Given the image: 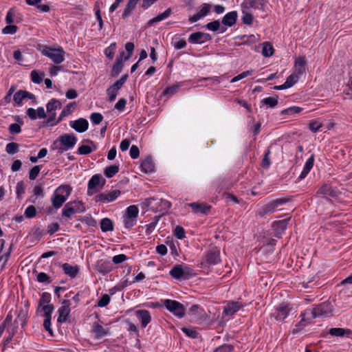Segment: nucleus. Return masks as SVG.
<instances>
[{
    "instance_id": "28",
    "label": "nucleus",
    "mask_w": 352,
    "mask_h": 352,
    "mask_svg": "<svg viewBox=\"0 0 352 352\" xmlns=\"http://www.w3.org/2000/svg\"><path fill=\"white\" fill-rule=\"evenodd\" d=\"M329 333L333 336L343 337L346 336H349L351 333L350 329L343 328H331L329 331Z\"/></svg>"
},
{
    "instance_id": "56",
    "label": "nucleus",
    "mask_w": 352,
    "mask_h": 352,
    "mask_svg": "<svg viewBox=\"0 0 352 352\" xmlns=\"http://www.w3.org/2000/svg\"><path fill=\"white\" fill-rule=\"evenodd\" d=\"M174 234L177 239H184L185 237L184 229L180 226H177L174 230Z\"/></svg>"
},
{
    "instance_id": "37",
    "label": "nucleus",
    "mask_w": 352,
    "mask_h": 352,
    "mask_svg": "<svg viewBox=\"0 0 352 352\" xmlns=\"http://www.w3.org/2000/svg\"><path fill=\"white\" fill-rule=\"evenodd\" d=\"M119 171V166L113 164L106 167L104 173V175L108 178L113 177Z\"/></svg>"
},
{
    "instance_id": "29",
    "label": "nucleus",
    "mask_w": 352,
    "mask_h": 352,
    "mask_svg": "<svg viewBox=\"0 0 352 352\" xmlns=\"http://www.w3.org/2000/svg\"><path fill=\"white\" fill-rule=\"evenodd\" d=\"M66 200V197H63L62 195L54 192L52 197V204L54 208L58 209L63 206Z\"/></svg>"
},
{
    "instance_id": "31",
    "label": "nucleus",
    "mask_w": 352,
    "mask_h": 352,
    "mask_svg": "<svg viewBox=\"0 0 352 352\" xmlns=\"http://www.w3.org/2000/svg\"><path fill=\"white\" fill-rule=\"evenodd\" d=\"M171 13H172V10H171V8H169L166 9L164 12L158 14L157 16L151 19L148 23L149 25H153V23H155L160 22L162 20H164V19H167L168 17H169L170 16Z\"/></svg>"
},
{
    "instance_id": "42",
    "label": "nucleus",
    "mask_w": 352,
    "mask_h": 352,
    "mask_svg": "<svg viewBox=\"0 0 352 352\" xmlns=\"http://www.w3.org/2000/svg\"><path fill=\"white\" fill-rule=\"evenodd\" d=\"M302 109L299 107L293 106L289 108L285 109L281 111V114L283 115H293L296 113H299L302 111Z\"/></svg>"
},
{
    "instance_id": "48",
    "label": "nucleus",
    "mask_w": 352,
    "mask_h": 352,
    "mask_svg": "<svg viewBox=\"0 0 352 352\" xmlns=\"http://www.w3.org/2000/svg\"><path fill=\"white\" fill-rule=\"evenodd\" d=\"M43 310L44 311V317L45 318H52V314L54 311L53 305L48 304L43 305L42 307Z\"/></svg>"
},
{
    "instance_id": "10",
    "label": "nucleus",
    "mask_w": 352,
    "mask_h": 352,
    "mask_svg": "<svg viewBox=\"0 0 352 352\" xmlns=\"http://www.w3.org/2000/svg\"><path fill=\"white\" fill-rule=\"evenodd\" d=\"M211 36L209 34L197 32L191 34L188 37V41L190 43L202 44L206 41H210Z\"/></svg>"
},
{
    "instance_id": "27",
    "label": "nucleus",
    "mask_w": 352,
    "mask_h": 352,
    "mask_svg": "<svg viewBox=\"0 0 352 352\" xmlns=\"http://www.w3.org/2000/svg\"><path fill=\"white\" fill-rule=\"evenodd\" d=\"M93 333L95 335V337L97 338H102L108 334L109 330L105 329L102 325L98 324V322H94L93 324Z\"/></svg>"
},
{
    "instance_id": "30",
    "label": "nucleus",
    "mask_w": 352,
    "mask_h": 352,
    "mask_svg": "<svg viewBox=\"0 0 352 352\" xmlns=\"http://www.w3.org/2000/svg\"><path fill=\"white\" fill-rule=\"evenodd\" d=\"M62 107L61 102L55 98H52L46 104L47 113L56 112L57 109H60Z\"/></svg>"
},
{
    "instance_id": "57",
    "label": "nucleus",
    "mask_w": 352,
    "mask_h": 352,
    "mask_svg": "<svg viewBox=\"0 0 352 352\" xmlns=\"http://www.w3.org/2000/svg\"><path fill=\"white\" fill-rule=\"evenodd\" d=\"M40 167L39 166H34L30 170V173H29V178L31 179V180H34L35 179L39 173H40Z\"/></svg>"
},
{
    "instance_id": "39",
    "label": "nucleus",
    "mask_w": 352,
    "mask_h": 352,
    "mask_svg": "<svg viewBox=\"0 0 352 352\" xmlns=\"http://www.w3.org/2000/svg\"><path fill=\"white\" fill-rule=\"evenodd\" d=\"M31 80L34 83H41L43 80V78L45 76L44 72H38L36 70H33L31 72Z\"/></svg>"
},
{
    "instance_id": "11",
    "label": "nucleus",
    "mask_w": 352,
    "mask_h": 352,
    "mask_svg": "<svg viewBox=\"0 0 352 352\" xmlns=\"http://www.w3.org/2000/svg\"><path fill=\"white\" fill-rule=\"evenodd\" d=\"M70 302L69 300H64L62 302V306L58 309V322H64L67 320V317L70 312Z\"/></svg>"
},
{
    "instance_id": "61",
    "label": "nucleus",
    "mask_w": 352,
    "mask_h": 352,
    "mask_svg": "<svg viewBox=\"0 0 352 352\" xmlns=\"http://www.w3.org/2000/svg\"><path fill=\"white\" fill-rule=\"evenodd\" d=\"M210 8H211V5H210L208 3H204L202 5L201 10L198 12V13L200 15V16L202 18L208 14Z\"/></svg>"
},
{
    "instance_id": "36",
    "label": "nucleus",
    "mask_w": 352,
    "mask_h": 352,
    "mask_svg": "<svg viewBox=\"0 0 352 352\" xmlns=\"http://www.w3.org/2000/svg\"><path fill=\"white\" fill-rule=\"evenodd\" d=\"M274 47L268 42H265L263 43V49H262V54L265 57H270L274 54Z\"/></svg>"
},
{
    "instance_id": "23",
    "label": "nucleus",
    "mask_w": 352,
    "mask_h": 352,
    "mask_svg": "<svg viewBox=\"0 0 352 352\" xmlns=\"http://www.w3.org/2000/svg\"><path fill=\"white\" fill-rule=\"evenodd\" d=\"M242 307L239 302H230L224 307L223 313L227 316L234 314Z\"/></svg>"
},
{
    "instance_id": "49",
    "label": "nucleus",
    "mask_w": 352,
    "mask_h": 352,
    "mask_svg": "<svg viewBox=\"0 0 352 352\" xmlns=\"http://www.w3.org/2000/svg\"><path fill=\"white\" fill-rule=\"evenodd\" d=\"M234 347L231 344H224L216 348L213 352H231Z\"/></svg>"
},
{
    "instance_id": "47",
    "label": "nucleus",
    "mask_w": 352,
    "mask_h": 352,
    "mask_svg": "<svg viewBox=\"0 0 352 352\" xmlns=\"http://www.w3.org/2000/svg\"><path fill=\"white\" fill-rule=\"evenodd\" d=\"M243 16L242 21L244 24L250 25L253 23V16L252 14L249 12H245L244 10L243 11Z\"/></svg>"
},
{
    "instance_id": "64",
    "label": "nucleus",
    "mask_w": 352,
    "mask_h": 352,
    "mask_svg": "<svg viewBox=\"0 0 352 352\" xmlns=\"http://www.w3.org/2000/svg\"><path fill=\"white\" fill-rule=\"evenodd\" d=\"M126 104V100L124 98H120L115 104V108L120 111H122L124 109L125 106Z\"/></svg>"
},
{
    "instance_id": "13",
    "label": "nucleus",
    "mask_w": 352,
    "mask_h": 352,
    "mask_svg": "<svg viewBox=\"0 0 352 352\" xmlns=\"http://www.w3.org/2000/svg\"><path fill=\"white\" fill-rule=\"evenodd\" d=\"M69 125L78 133L86 131L89 126L87 120L85 118H79L74 121H70Z\"/></svg>"
},
{
    "instance_id": "41",
    "label": "nucleus",
    "mask_w": 352,
    "mask_h": 352,
    "mask_svg": "<svg viewBox=\"0 0 352 352\" xmlns=\"http://www.w3.org/2000/svg\"><path fill=\"white\" fill-rule=\"evenodd\" d=\"M139 210L136 206L132 205L126 209V216L129 219H135L138 214Z\"/></svg>"
},
{
    "instance_id": "40",
    "label": "nucleus",
    "mask_w": 352,
    "mask_h": 352,
    "mask_svg": "<svg viewBox=\"0 0 352 352\" xmlns=\"http://www.w3.org/2000/svg\"><path fill=\"white\" fill-rule=\"evenodd\" d=\"M299 76L296 74H292L289 75L285 82L287 89L292 87L294 85H295L299 80Z\"/></svg>"
},
{
    "instance_id": "38",
    "label": "nucleus",
    "mask_w": 352,
    "mask_h": 352,
    "mask_svg": "<svg viewBox=\"0 0 352 352\" xmlns=\"http://www.w3.org/2000/svg\"><path fill=\"white\" fill-rule=\"evenodd\" d=\"M17 122H19L20 123V124H16V123H13L9 126L8 130H9L10 133L19 134L21 132V125L23 124V121L20 118H18Z\"/></svg>"
},
{
    "instance_id": "52",
    "label": "nucleus",
    "mask_w": 352,
    "mask_h": 352,
    "mask_svg": "<svg viewBox=\"0 0 352 352\" xmlns=\"http://www.w3.org/2000/svg\"><path fill=\"white\" fill-rule=\"evenodd\" d=\"M125 49L127 52V55L124 56V60H129L133 54L134 50V44L131 42H128L125 45Z\"/></svg>"
},
{
    "instance_id": "32",
    "label": "nucleus",
    "mask_w": 352,
    "mask_h": 352,
    "mask_svg": "<svg viewBox=\"0 0 352 352\" xmlns=\"http://www.w3.org/2000/svg\"><path fill=\"white\" fill-rule=\"evenodd\" d=\"M140 1V0H129L122 17L123 19L128 17L131 14L132 11L135 8L137 3Z\"/></svg>"
},
{
    "instance_id": "50",
    "label": "nucleus",
    "mask_w": 352,
    "mask_h": 352,
    "mask_svg": "<svg viewBox=\"0 0 352 352\" xmlns=\"http://www.w3.org/2000/svg\"><path fill=\"white\" fill-rule=\"evenodd\" d=\"M103 119V116L100 113H93L90 116V120L93 124H98Z\"/></svg>"
},
{
    "instance_id": "21",
    "label": "nucleus",
    "mask_w": 352,
    "mask_h": 352,
    "mask_svg": "<svg viewBox=\"0 0 352 352\" xmlns=\"http://www.w3.org/2000/svg\"><path fill=\"white\" fill-rule=\"evenodd\" d=\"M136 316L141 322L142 327H146L151 322V317L149 311L147 310H138L136 311Z\"/></svg>"
},
{
    "instance_id": "54",
    "label": "nucleus",
    "mask_w": 352,
    "mask_h": 352,
    "mask_svg": "<svg viewBox=\"0 0 352 352\" xmlns=\"http://www.w3.org/2000/svg\"><path fill=\"white\" fill-rule=\"evenodd\" d=\"M206 27L209 30L216 32L219 29L220 23L219 21L215 20L207 23Z\"/></svg>"
},
{
    "instance_id": "34",
    "label": "nucleus",
    "mask_w": 352,
    "mask_h": 352,
    "mask_svg": "<svg viewBox=\"0 0 352 352\" xmlns=\"http://www.w3.org/2000/svg\"><path fill=\"white\" fill-rule=\"evenodd\" d=\"M100 228L102 232H106L113 230V221L109 218H104L100 222Z\"/></svg>"
},
{
    "instance_id": "44",
    "label": "nucleus",
    "mask_w": 352,
    "mask_h": 352,
    "mask_svg": "<svg viewBox=\"0 0 352 352\" xmlns=\"http://www.w3.org/2000/svg\"><path fill=\"white\" fill-rule=\"evenodd\" d=\"M278 99V96H276V97H268V98H265L263 100H262V102L264 104L268 105L269 107L273 108L277 105Z\"/></svg>"
},
{
    "instance_id": "14",
    "label": "nucleus",
    "mask_w": 352,
    "mask_h": 352,
    "mask_svg": "<svg viewBox=\"0 0 352 352\" xmlns=\"http://www.w3.org/2000/svg\"><path fill=\"white\" fill-rule=\"evenodd\" d=\"M206 261L210 265H215L220 262V252L216 248L210 250L206 255Z\"/></svg>"
},
{
    "instance_id": "25",
    "label": "nucleus",
    "mask_w": 352,
    "mask_h": 352,
    "mask_svg": "<svg viewBox=\"0 0 352 352\" xmlns=\"http://www.w3.org/2000/svg\"><path fill=\"white\" fill-rule=\"evenodd\" d=\"M306 61L304 57H299L296 59L294 64V74L299 76L305 72Z\"/></svg>"
},
{
    "instance_id": "3",
    "label": "nucleus",
    "mask_w": 352,
    "mask_h": 352,
    "mask_svg": "<svg viewBox=\"0 0 352 352\" xmlns=\"http://www.w3.org/2000/svg\"><path fill=\"white\" fill-rule=\"evenodd\" d=\"M40 51L43 55L50 58L56 64H60L65 60V52L62 47L52 48L47 45H42Z\"/></svg>"
},
{
    "instance_id": "6",
    "label": "nucleus",
    "mask_w": 352,
    "mask_h": 352,
    "mask_svg": "<svg viewBox=\"0 0 352 352\" xmlns=\"http://www.w3.org/2000/svg\"><path fill=\"white\" fill-rule=\"evenodd\" d=\"M165 307L175 316L181 318L185 315V307L178 301L173 300H165L164 303Z\"/></svg>"
},
{
    "instance_id": "55",
    "label": "nucleus",
    "mask_w": 352,
    "mask_h": 352,
    "mask_svg": "<svg viewBox=\"0 0 352 352\" xmlns=\"http://www.w3.org/2000/svg\"><path fill=\"white\" fill-rule=\"evenodd\" d=\"M177 89H178V86H177V85H173L171 87H166L164 90L162 95L171 96L177 92Z\"/></svg>"
},
{
    "instance_id": "35",
    "label": "nucleus",
    "mask_w": 352,
    "mask_h": 352,
    "mask_svg": "<svg viewBox=\"0 0 352 352\" xmlns=\"http://www.w3.org/2000/svg\"><path fill=\"white\" fill-rule=\"evenodd\" d=\"M72 190V188H71V186L69 185L65 184V185H61L59 187H58L56 188V190H55V192L56 194H60L63 197H66V199H67V197L69 196Z\"/></svg>"
},
{
    "instance_id": "24",
    "label": "nucleus",
    "mask_w": 352,
    "mask_h": 352,
    "mask_svg": "<svg viewBox=\"0 0 352 352\" xmlns=\"http://www.w3.org/2000/svg\"><path fill=\"white\" fill-rule=\"evenodd\" d=\"M154 163L151 157H146L141 163V170L145 173H152L154 170Z\"/></svg>"
},
{
    "instance_id": "9",
    "label": "nucleus",
    "mask_w": 352,
    "mask_h": 352,
    "mask_svg": "<svg viewBox=\"0 0 352 352\" xmlns=\"http://www.w3.org/2000/svg\"><path fill=\"white\" fill-rule=\"evenodd\" d=\"M102 177L100 175L96 174L91 177L87 185V195L91 196L97 192L96 188L100 186L102 188L105 183V179H103L101 183Z\"/></svg>"
},
{
    "instance_id": "22",
    "label": "nucleus",
    "mask_w": 352,
    "mask_h": 352,
    "mask_svg": "<svg viewBox=\"0 0 352 352\" xmlns=\"http://www.w3.org/2000/svg\"><path fill=\"white\" fill-rule=\"evenodd\" d=\"M170 274L173 278L175 279H186L187 278V273L182 267V266L179 265L174 266L171 269V270L170 271Z\"/></svg>"
},
{
    "instance_id": "45",
    "label": "nucleus",
    "mask_w": 352,
    "mask_h": 352,
    "mask_svg": "<svg viewBox=\"0 0 352 352\" xmlns=\"http://www.w3.org/2000/svg\"><path fill=\"white\" fill-rule=\"evenodd\" d=\"M25 98V90H19L14 95V101L18 105H21L23 100Z\"/></svg>"
},
{
    "instance_id": "1",
    "label": "nucleus",
    "mask_w": 352,
    "mask_h": 352,
    "mask_svg": "<svg viewBox=\"0 0 352 352\" xmlns=\"http://www.w3.org/2000/svg\"><path fill=\"white\" fill-rule=\"evenodd\" d=\"M77 138L74 134L65 133L54 141L51 149L56 151L58 155L72 148L76 144Z\"/></svg>"
},
{
    "instance_id": "16",
    "label": "nucleus",
    "mask_w": 352,
    "mask_h": 352,
    "mask_svg": "<svg viewBox=\"0 0 352 352\" xmlns=\"http://www.w3.org/2000/svg\"><path fill=\"white\" fill-rule=\"evenodd\" d=\"M124 52L122 51L120 53L119 56L117 57L116 63H114L111 69L112 76H116L122 72L124 65L123 56H124Z\"/></svg>"
},
{
    "instance_id": "8",
    "label": "nucleus",
    "mask_w": 352,
    "mask_h": 352,
    "mask_svg": "<svg viewBox=\"0 0 352 352\" xmlns=\"http://www.w3.org/2000/svg\"><path fill=\"white\" fill-rule=\"evenodd\" d=\"M291 310L292 307L289 304L282 302L277 307L273 316L277 321H283L288 316Z\"/></svg>"
},
{
    "instance_id": "26",
    "label": "nucleus",
    "mask_w": 352,
    "mask_h": 352,
    "mask_svg": "<svg viewBox=\"0 0 352 352\" xmlns=\"http://www.w3.org/2000/svg\"><path fill=\"white\" fill-rule=\"evenodd\" d=\"M62 267L64 273L72 278H75L79 272L78 265L73 266L67 263L63 264Z\"/></svg>"
},
{
    "instance_id": "46",
    "label": "nucleus",
    "mask_w": 352,
    "mask_h": 352,
    "mask_svg": "<svg viewBox=\"0 0 352 352\" xmlns=\"http://www.w3.org/2000/svg\"><path fill=\"white\" fill-rule=\"evenodd\" d=\"M116 48V43H111L107 49L104 50V54L107 58L109 59H113Z\"/></svg>"
},
{
    "instance_id": "7",
    "label": "nucleus",
    "mask_w": 352,
    "mask_h": 352,
    "mask_svg": "<svg viewBox=\"0 0 352 352\" xmlns=\"http://www.w3.org/2000/svg\"><path fill=\"white\" fill-rule=\"evenodd\" d=\"M121 195L120 190H113L101 192L94 197L96 202L108 204L116 200Z\"/></svg>"
},
{
    "instance_id": "15",
    "label": "nucleus",
    "mask_w": 352,
    "mask_h": 352,
    "mask_svg": "<svg viewBox=\"0 0 352 352\" xmlns=\"http://www.w3.org/2000/svg\"><path fill=\"white\" fill-rule=\"evenodd\" d=\"M26 114L32 120L36 118L43 119L46 117V113L42 107H38L36 110L33 108H28Z\"/></svg>"
},
{
    "instance_id": "51",
    "label": "nucleus",
    "mask_w": 352,
    "mask_h": 352,
    "mask_svg": "<svg viewBox=\"0 0 352 352\" xmlns=\"http://www.w3.org/2000/svg\"><path fill=\"white\" fill-rule=\"evenodd\" d=\"M50 302V294L47 292H44L42 294L41 297L39 300V307H43V305H48Z\"/></svg>"
},
{
    "instance_id": "33",
    "label": "nucleus",
    "mask_w": 352,
    "mask_h": 352,
    "mask_svg": "<svg viewBox=\"0 0 352 352\" xmlns=\"http://www.w3.org/2000/svg\"><path fill=\"white\" fill-rule=\"evenodd\" d=\"M120 89L121 87H120L119 86H116V83H113L107 89V94L108 95L109 100L110 102H113L116 100L118 91Z\"/></svg>"
},
{
    "instance_id": "43",
    "label": "nucleus",
    "mask_w": 352,
    "mask_h": 352,
    "mask_svg": "<svg viewBox=\"0 0 352 352\" xmlns=\"http://www.w3.org/2000/svg\"><path fill=\"white\" fill-rule=\"evenodd\" d=\"M19 145L16 142L8 143L6 146V152L10 155H14L19 151Z\"/></svg>"
},
{
    "instance_id": "19",
    "label": "nucleus",
    "mask_w": 352,
    "mask_h": 352,
    "mask_svg": "<svg viewBox=\"0 0 352 352\" xmlns=\"http://www.w3.org/2000/svg\"><path fill=\"white\" fill-rule=\"evenodd\" d=\"M195 213L207 214L211 206L204 203L193 202L188 204Z\"/></svg>"
},
{
    "instance_id": "5",
    "label": "nucleus",
    "mask_w": 352,
    "mask_h": 352,
    "mask_svg": "<svg viewBox=\"0 0 352 352\" xmlns=\"http://www.w3.org/2000/svg\"><path fill=\"white\" fill-rule=\"evenodd\" d=\"M312 315L313 318L331 316L333 315L332 304L329 301L320 303L313 309Z\"/></svg>"
},
{
    "instance_id": "58",
    "label": "nucleus",
    "mask_w": 352,
    "mask_h": 352,
    "mask_svg": "<svg viewBox=\"0 0 352 352\" xmlns=\"http://www.w3.org/2000/svg\"><path fill=\"white\" fill-rule=\"evenodd\" d=\"M36 214V210L34 206H29L25 210V215L28 218H32Z\"/></svg>"
},
{
    "instance_id": "60",
    "label": "nucleus",
    "mask_w": 352,
    "mask_h": 352,
    "mask_svg": "<svg viewBox=\"0 0 352 352\" xmlns=\"http://www.w3.org/2000/svg\"><path fill=\"white\" fill-rule=\"evenodd\" d=\"M110 302V297L108 294H104L98 302V306L103 307L107 306Z\"/></svg>"
},
{
    "instance_id": "20",
    "label": "nucleus",
    "mask_w": 352,
    "mask_h": 352,
    "mask_svg": "<svg viewBox=\"0 0 352 352\" xmlns=\"http://www.w3.org/2000/svg\"><path fill=\"white\" fill-rule=\"evenodd\" d=\"M237 12L232 11L227 13L222 19V23L226 26L232 27L235 25L237 20Z\"/></svg>"
},
{
    "instance_id": "12",
    "label": "nucleus",
    "mask_w": 352,
    "mask_h": 352,
    "mask_svg": "<svg viewBox=\"0 0 352 352\" xmlns=\"http://www.w3.org/2000/svg\"><path fill=\"white\" fill-rule=\"evenodd\" d=\"M290 217H288L283 220L275 221L273 223V228L275 233V236L280 238L285 230H286L289 221Z\"/></svg>"
},
{
    "instance_id": "17",
    "label": "nucleus",
    "mask_w": 352,
    "mask_h": 352,
    "mask_svg": "<svg viewBox=\"0 0 352 352\" xmlns=\"http://www.w3.org/2000/svg\"><path fill=\"white\" fill-rule=\"evenodd\" d=\"M76 102H70L69 104H68L62 111V112L60 113L58 118L57 119V120L54 123V124H51V126H54L56 124H57L58 123H59L63 119V118H65V116H68V115H70L72 113V112L74 111V109L76 108Z\"/></svg>"
},
{
    "instance_id": "59",
    "label": "nucleus",
    "mask_w": 352,
    "mask_h": 352,
    "mask_svg": "<svg viewBox=\"0 0 352 352\" xmlns=\"http://www.w3.org/2000/svg\"><path fill=\"white\" fill-rule=\"evenodd\" d=\"M92 148L87 145H82L78 149V154L79 155H88L92 152Z\"/></svg>"
},
{
    "instance_id": "63",
    "label": "nucleus",
    "mask_w": 352,
    "mask_h": 352,
    "mask_svg": "<svg viewBox=\"0 0 352 352\" xmlns=\"http://www.w3.org/2000/svg\"><path fill=\"white\" fill-rule=\"evenodd\" d=\"M182 331L188 337L190 338H197V333L196 331L192 329H188V328H186V327H182Z\"/></svg>"
},
{
    "instance_id": "2",
    "label": "nucleus",
    "mask_w": 352,
    "mask_h": 352,
    "mask_svg": "<svg viewBox=\"0 0 352 352\" xmlns=\"http://www.w3.org/2000/svg\"><path fill=\"white\" fill-rule=\"evenodd\" d=\"M291 201L289 197H281L276 199L263 206L258 214L263 217L268 214H272L277 211L283 210L284 206Z\"/></svg>"
},
{
    "instance_id": "4",
    "label": "nucleus",
    "mask_w": 352,
    "mask_h": 352,
    "mask_svg": "<svg viewBox=\"0 0 352 352\" xmlns=\"http://www.w3.org/2000/svg\"><path fill=\"white\" fill-rule=\"evenodd\" d=\"M85 211V207L82 201H74L67 203L63 209V215L70 218L76 213H81Z\"/></svg>"
},
{
    "instance_id": "53",
    "label": "nucleus",
    "mask_w": 352,
    "mask_h": 352,
    "mask_svg": "<svg viewBox=\"0 0 352 352\" xmlns=\"http://www.w3.org/2000/svg\"><path fill=\"white\" fill-rule=\"evenodd\" d=\"M253 73V71H245L243 72H242L241 74L237 75L236 76L234 77L232 80H231V82H236L239 80H242L243 78H246L250 75H252Z\"/></svg>"
},
{
    "instance_id": "18",
    "label": "nucleus",
    "mask_w": 352,
    "mask_h": 352,
    "mask_svg": "<svg viewBox=\"0 0 352 352\" xmlns=\"http://www.w3.org/2000/svg\"><path fill=\"white\" fill-rule=\"evenodd\" d=\"M317 195H320L324 197H335L337 196V191L329 184L322 185L317 191Z\"/></svg>"
},
{
    "instance_id": "62",
    "label": "nucleus",
    "mask_w": 352,
    "mask_h": 352,
    "mask_svg": "<svg viewBox=\"0 0 352 352\" xmlns=\"http://www.w3.org/2000/svg\"><path fill=\"white\" fill-rule=\"evenodd\" d=\"M17 26L15 25H10L6 26L3 30L2 32L6 34H13L16 32Z\"/></svg>"
}]
</instances>
